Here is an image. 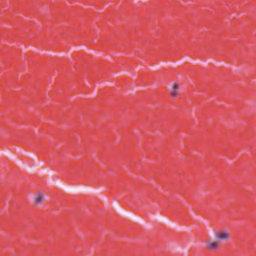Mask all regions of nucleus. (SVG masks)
Instances as JSON below:
<instances>
[{"mask_svg": "<svg viewBox=\"0 0 256 256\" xmlns=\"http://www.w3.org/2000/svg\"><path fill=\"white\" fill-rule=\"evenodd\" d=\"M230 236V231L227 229H224L216 233V238L219 240H226Z\"/></svg>", "mask_w": 256, "mask_h": 256, "instance_id": "1", "label": "nucleus"}, {"mask_svg": "<svg viewBox=\"0 0 256 256\" xmlns=\"http://www.w3.org/2000/svg\"><path fill=\"white\" fill-rule=\"evenodd\" d=\"M44 196L42 192H38L35 196L34 202L37 204H41L44 200Z\"/></svg>", "mask_w": 256, "mask_h": 256, "instance_id": "2", "label": "nucleus"}, {"mask_svg": "<svg viewBox=\"0 0 256 256\" xmlns=\"http://www.w3.org/2000/svg\"><path fill=\"white\" fill-rule=\"evenodd\" d=\"M179 88V86L178 84H174L172 89V96L173 97H176L178 96V91Z\"/></svg>", "mask_w": 256, "mask_h": 256, "instance_id": "3", "label": "nucleus"}, {"mask_svg": "<svg viewBox=\"0 0 256 256\" xmlns=\"http://www.w3.org/2000/svg\"><path fill=\"white\" fill-rule=\"evenodd\" d=\"M218 246V244L217 242H210L208 244V248L211 250H216Z\"/></svg>", "mask_w": 256, "mask_h": 256, "instance_id": "4", "label": "nucleus"}]
</instances>
